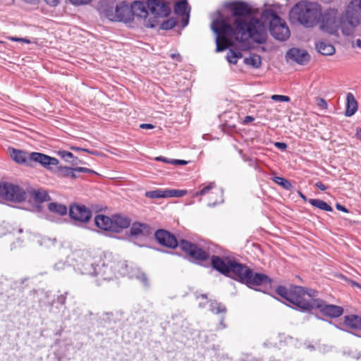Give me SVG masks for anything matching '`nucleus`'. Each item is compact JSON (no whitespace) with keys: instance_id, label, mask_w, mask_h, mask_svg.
Listing matches in <instances>:
<instances>
[{"instance_id":"nucleus-40","label":"nucleus","mask_w":361,"mask_h":361,"mask_svg":"<svg viewBox=\"0 0 361 361\" xmlns=\"http://www.w3.org/2000/svg\"><path fill=\"white\" fill-rule=\"evenodd\" d=\"M58 156H59L63 160L65 161L70 163L71 162L72 159L75 158L74 154L66 150H59L57 152Z\"/></svg>"},{"instance_id":"nucleus-55","label":"nucleus","mask_w":361,"mask_h":361,"mask_svg":"<svg viewBox=\"0 0 361 361\" xmlns=\"http://www.w3.org/2000/svg\"><path fill=\"white\" fill-rule=\"evenodd\" d=\"M170 164L173 165H186L188 164V161L183 159H171L170 161Z\"/></svg>"},{"instance_id":"nucleus-25","label":"nucleus","mask_w":361,"mask_h":361,"mask_svg":"<svg viewBox=\"0 0 361 361\" xmlns=\"http://www.w3.org/2000/svg\"><path fill=\"white\" fill-rule=\"evenodd\" d=\"M315 48L319 54L324 56H331L335 53V47L325 41L316 42Z\"/></svg>"},{"instance_id":"nucleus-53","label":"nucleus","mask_w":361,"mask_h":361,"mask_svg":"<svg viewBox=\"0 0 361 361\" xmlns=\"http://www.w3.org/2000/svg\"><path fill=\"white\" fill-rule=\"evenodd\" d=\"M10 40L12 42H25L26 44H30L31 42L27 38H22V37H11L9 38Z\"/></svg>"},{"instance_id":"nucleus-18","label":"nucleus","mask_w":361,"mask_h":361,"mask_svg":"<svg viewBox=\"0 0 361 361\" xmlns=\"http://www.w3.org/2000/svg\"><path fill=\"white\" fill-rule=\"evenodd\" d=\"M286 57L300 65H305L310 60L308 52L299 48H291L286 53Z\"/></svg>"},{"instance_id":"nucleus-56","label":"nucleus","mask_w":361,"mask_h":361,"mask_svg":"<svg viewBox=\"0 0 361 361\" xmlns=\"http://www.w3.org/2000/svg\"><path fill=\"white\" fill-rule=\"evenodd\" d=\"M181 26L182 27H186L189 23V19H190V13L186 14L184 16H181Z\"/></svg>"},{"instance_id":"nucleus-42","label":"nucleus","mask_w":361,"mask_h":361,"mask_svg":"<svg viewBox=\"0 0 361 361\" xmlns=\"http://www.w3.org/2000/svg\"><path fill=\"white\" fill-rule=\"evenodd\" d=\"M71 257L68 261L60 260L54 265V269L56 271H62L69 267L71 264L69 263Z\"/></svg>"},{"instance_id":"nucleus-51","label":"nucleus","mask_w":361,"mask_h":361,"mask_svg":"<svg viewBox=\"0 0 361 361\" xmlns=\"http://www.w3.org/2000/svg\"><path fill=\"white\" fill-rule=\"evenodd\" d=\"M45 219L49 221L55 222L57 224H60L62 222V220L61 218L55 217L52 214H45Z\"/></svg>"},{"instance_id":"nucleus-19","label":"nucleus","mask_w":361,"mask_h":361,"mask_svg":"<svg viewBox=\"0 0 361 361\" xmlns=\"http://www.w3.org/2000/svg\"><path fill=\"white\" fill-rule=\"evenodd\" d=\"M154 229L149 225L138 221L133 223L130 228V235L133 237H148L152 235Z\"/></svg>"},{"instance_id":"nucleus-41","label":"nucleus","mask_w":361,"mask_h":361,"mask_svg":"<svg viewBox=\"0 0 361 361\" xmlns=\"http://www.w3.org/2000/svg\"><path fill=\"white\" fill-rule=\"evenodd\" d=\"M239 153L241 154V157H242V159H243V161L245 162H247L250 167H253L255 170H257V171L259 170V166L257 163L256 160H255L254 159H252L251 157H247L245 154H243L242 153V150H240Z\"/></svg>"},{"instance_id":"nucleus-28","label":"nucleus","mask_w":361,"mask_h":361,"mask_svg":"<svg viewBox=\"0 0 361 361\" xmlns=\"http://www.w3.org/2000/svg\"><path fill=\"white\" fill-rule=\"evenodd\" d=\"M308 202L313 207L325 212H333V207L320 199H309Z\"/></svg>"},{"instance_id":"nucleus-14","label":"nucleus","mask_w":361,"mask_h":361,"mask_svg":"<svg viewBox=\"0 0 361 361\" xmlns=\"http://www.w3.org/2000/svg\"><path fill=\"white\" fill-rule=\"evenodd\" d=\"M338 11L336 8L326 9L320 16V29L329 34L334 35L339 29L341 16H338Z\"/></svg>"},{"instance_id":"nucleus-17","label":"nucleus","mask_w":361,"mask_h":361,"mask_svg":"<svg viewBox=\"0 0 361 361\" xmlns=\"http://www.w3.org/2000/svg\"><path fill=\"white\" fill-rule=\"evenodd\" d=\"M345 20L353 27H357L361 20V0H353L348 6L345 16Z\"/></svg>"},{"instance_id":"nucleus-3","label":"nucleus","mask_w":361,"mask_h":361,"mask_svg":"<svg viewBox=\"0 0 361 361\" xmlns=\"http://www.w3.org/2000/svg\"><path fill=\"white\" fill-rule=\"evenodd\" d=\"M154 235L158 243L164 247L175 249L180 246L181 250L191 258L190 261L193 263L200 264L201 262L205 261L209 258L208 253L197 244L185 239H182L178 242L176 237L172 233L165 229L160 228L157 230Z\"/></svg>"},{"instance_id":"nucleus-47","label":"nucleus","mask_w":361,"mask_h":361,"mask_svg":"<svg viewBox=\"0 0 361 361\" xmlns=\"http://www.w3.org/2000/svg\"><path fill=\"white\" fill-rule=\"evenodd\" d=\"M68 292H65L63 294L58 295L57 298L53 300V303L56 302L61 305H64L66 301Z\"/></svg>"},{"instance_id":"nucleus-50","label":"nucleus","mask_w":361,"mask_h":361,"mask_svg":"<svg viewBox=\"0 0 361 361\" xmlns=\"http://www.w3.org/2000/svg\"><path fill=\"white\" fill-rule=\"evenodd\" d=\"M74 170L76 171L78 173H87L90 174L96 173V172L94 170L85 167L78 166L75 167Z\"/></svg>"},{"instance_id":"nucleus-21","label":"nucleus","mask_w":361,"mask_h":361,"mask_svg":"<svg viewBox=\"0 0 361 361\" xmlns=\"http://www.w3.org/2000/svg\"><path fill=\"white\" fill-rule=\"evenodd\" d=\"M95 226L104 231L112 233V215L108 216L104 214H97L94 217Z\"/></svg>"},{"instance_id":"nucleus-7","label":"nucleus","mask_w":361,"mask_h":361,"mask_svg":"<svg viewBox=\"0 0 361 361\" xmlns=\"http://www.w3.org/2000/svg\"><path fill=\"white\" fill-rule=\"evenodd\" d=\"M145 7L146 16H142L146 27L154 28L161 19L168 18L171 14L169 0H140Z\"/></svg>"},{"instance_id":"nucleus-34","label":"nucleus","mask_w":361,"mask_h":361,"mask_svg":"<svg viewBox=\"0 0 361 361\" xmlns=\"http://www.w3.org/2000/svg\"><path fill=\"white\" fill-rule=\"evenodd\" d=\"M209 310L214 314L226 313V307L224 305L216 301H211Z\"/></svg>"},{"instance_id":"nucleus-64","label":"nucleus","mask_w":361,"mask_h":361,"mask_svg":"<svg viewBox=\"0 0 361 361\" xmlns=\"http://www.w3.org/2000/svg\"><path fill=\"white\" fill-rule=\"evenodd\" d=\"M240 361H260L259 360L253 357L252 356L247 355L245 359L241 360Z\"/></svg>"},{"instance_id":"nucleus-30","label":"nucleus","mask_w":361,"mask_h":361,"mask_svg":"<svg viewBox=\"0 0 361 361\" xmlns=\"http://www.w3.org/2000/svg\"><path fill=\"white\" fill-rule=\"evenodd\" d=\"M244 63L246 65H250L254 68H258L262 65L261 56L257 54H252L250 57L244 59Z\"/></svg>"},{"instance_id":"nucleus-33","label":"nucleus","mask_w":361,"mask_h":361,"mask_svg":"<svg viewBox=\"0 0 361 361\" xmlns=\"http://www.w3.org/2000/svg\"><path fill=\"white\" fill-rule=\"evenodd\" d=\"M243 57V54L239 51H234L232 49H229L226 59L227 61L232 64H236L238 59H241Z\"/></svg>"},{"instance_id":"nucleus-44","label":"nucleus","mask_w":361,"mask_h":361,"mask_svg":"<svg viewBox=\"0 0 361 361\" xmlns=\"http://www.w3.org/2000/svg\"><path fill=\"white\" fill-rule=\"evenodd\" d=\"M271 99L274 102H288L290 101V98L288 96L281 95V94H273Z\"/></svg>"},{"instance_id":"nucleus-63","label":"nucleus","mask_w":361,"mask_h":361,"mask_svg":"<svg viewBox=\"0 0 361 361\" xmlns=\"http://www.w3.org/2000/svg\"><path fill=\"white\" fill-rule=\"evenodd\" d=\"M140 128L142 129H153L154 126L151 123H142L140 124Z\"/></svg>"},{"instance_id":"nucleus-31","label":"nucleus","mask_w":361,"mask_h":361,"mask_svg":"<svg viewBox=\"0 0 361 361\" xmlns=\"http://www.w3.org/2000/svg\"><path fill=\"white\" fill-rule=\"evenodd\" d=\"M166 20H163L161 23H159V29L162 30H169L173 29L177 25L176 20L173 18H166Z\"/></svg>"},{"instance_id":"nucleus-52","label":"nucleus","mask_w":361,"mask_h":361,"mask_svg":"<svg viewBox=\"0 0 361 361\" xmlns=\"http://www.w3.org/2000/svg\"><path fill=\"white\" fill-rule=\"evenodd\" d=\"M73 5L80 6L88 4L92 0H69Z\"/></svg>"},{"instance_id":"nucleus-13","label":"nucleus","mask_w":361,"mask_h":361,"mask_svg":"<svg viewBox=\"0 0 361 361\" xmlns=\"http://www.w3.org/2000/svg\"><path fill=\"white\" fill-rule=\"evenodd\" d=\"M0 198L14 203H22L27 199V192L18 185L0 181Z\"/></svg>"},{"instance_id":"nucleus-60","label":"nucleus","mask_w":361,"mask_h":361,"mask_svg":"<svg viewBox=\"0 0 361 361\" xmlns=\"http://www.w3.org/2000/svg\"><path fill=\"white\" fill-rule=\"evenodd\" d=\"M315 186L321 190L322 191H324L328 188V186L325 185L324 183H322L321 181H318L316 183Z\"/></svg>"},{"instance_id":"nucleus-12","label":"nucleus","mask_w":361,"mask_h":361,"mask_svg":"<svg viewBox=\"0 0 361 361\" xmlns=\"http://www.w3.org/2000/svg\"><path fill=\"white\" fill-rule=\"evenodd\" d=\"M73 269L75 271L90 276H95L96 261L87 252L79 251L74 252L71 257Z\"/></svg>"},{"instance_id":"nucleus-24","label":"nucleus","mask_w":361,"mask_h":361,"mask_svg":"<svg viewBox=\"0 0 361 361\" xmlns=\"http://www.w3.org/2000/svg\"><path fill=\"white\" fill-rule=\"evenodd\" d=\"M190 6L188 4V0H180L175 2L173 5L174 13L179 16H184L186 14L190 13Z\"/></svg>"},{"instance_id":"nucleus-61","label":"nucleus","mask_w":361,"mask_h":361,"mask_svg":"<svg viewBox=\"0 0 361 361\" xmlns=\"http://www.w3.org/2000/svg\"><path fill=\"white\" fill-rule=\"evenodd\" d=\"M171 159H168L166 157H157L155 158V160L156 161H162V162H164V163H166V164H170V161H171Z\"/></svg>"},{"instance_id":"nucleus-8","label":"nucleus","mask_w":361,"mask_h":361,"mask_svg":"<svg viewBox=\"0 0 361 361\" xmlns=\"http://www.w3.org/2000/svg\"><path fill=\"white\" fill-rule=\"evenodd\" d=\"M261 18L269 21V30L270 35L276 40L284 42L290 37V30L286 23L272 8H267L262 11Z\"/></svg>"},{"instance_id":"nucleus-27","label":"nucleus","mask_w":361,"mask_h":361,"mask_svg":"<svg viewBox=\"0 0 361 361\" xmlns=\"http://www.w3.org/2000/svg\"><path fill=\"white\" fill-rule=\"evenodd\" d=\"M48 209L50 212L60 216L66 215L68 212L67 207L65 204L56 202H50L48 204Z\"/></svg>"},{"instance_id":"nucleus-39","label":"nucleus","mask_w":361,"mask_h":361,"mask_svg":"<svg viewBox=\"0 0 361 361\" xmlns=\"http://www.w3.org/2000/svg\"><path fill=\"white\" fill-rule=\"evenodd\" d=\"M72 167L60 166L57 167L58 176L62 178H70L72 173Z\"/></svg>"},{"instance_id":"nucleus-1","label":"nucleus","mask_w":361,"mask_h":361,"mask_svg":"<svg viewBox=\"0 0 361 361\" xmlns=\"http://www.w3.org/2000/svg\"><path fill=\"white\" fill-rule=\"evenodd\" d=\"M226 8L231 13L234 18L233 25L228 17L221 11H217V18L211 24V30L215 34L216 51L221 52L226 49V46H221V41H227L229 37L241 33L247 35L254 42L264 44L267 40V27L259 18L252 16L250 5L243 1L226 2Z\"/></svg>"},{"instance_id":"nucleus-37","label":"nucleus","mask_w":361,"mask_h":361,"mask_svg":"<svg viewBox=\"0 0 361 361\" xmlns=\"http://www.w3.org/2000/svg\"><path fill=\"white\" fill-rule=\"evenodd\" d=\"M186 190L165 189L166 198L181 197L187 194Z\"/></svg>"},{"instance_id":"nucleus-9","label":"nucleus","mask_w":361,"mask_h":361,"mask_svg":"<svg viewBox=\"0 0 361 361\" xmlns=\"http://www.w3.org/2000/svg\"><path fill=\"white\" fill-rule=\"evenodd\" d=\"M145 7L140 0L133 1L128 5L126 1H121L116 6V22L130 23L134 17L141 18L146 16Z\"/></svg>"},{"instance_id":"nucleus-11","label":"nucleus","mask_w":361,"mask_h":361,"mask_svg":"<svg viewBox=\"0 0 361 361\" xmlns=\"http://www.w3.org/2000/svg\"><path fill=\"white\" fill-rule=\"evenodd\" d=\"M314 317L318 320L327 322L342 331L350 333L353 335L354 334H358L357 332L361 331V317L357 314H350L345 315L343 317V321L340 322H334L332 319H324L319 316L318 314H314Z\"/></svg>"},{"instance_id":"nucleus-22","label":"nucleus","mask_w":361,"mask_h":361,"mask_svg":"<svg viewBox=\"0 0 361 361\" xmlns=\"http://www.w3.org/2000/svg\"><path fill=\"white\" fill-rule=\"evenodd\" d=\"M243 36L244 35H242L241 33L238 32L235 35L229 37L227 41H221L223 44H221V46H226V49L228 45L233 47V44L231 43V41L232 39H234L236 42L241 44L243 50L247 51L251 49L252 47L250 41L247 38H244Z\"/></svg>"},{"instance_id":"nucleus-62","label":"nucleus","mask_w":361,"mask_h":361,"mask_svg":"<svg viewBox=\"0 0 361 361\" xmlns=\"http://www.w3.org/2000/svg\"><path fill=\"white\" fill-rule=\"evenodd\" d=\"M170 56L171 59H176L178 62H180L182 61V57L179 53H173L170 55Z\"/></svg>"},{"instance_id":"nucleus-58","label":"nucleus","mask_w":361,"mask_h":361,"mask_svg":"<svg viewBox=\"0 0 361 361\" xmlns=\"http://www.w3.org/2000/svg\"><path fill=\"white\" fill-rule=\"evenodd\" d=\"M71 164L73 166H76V165H78L79 164H85V163L82 160L80 159L78 157L75 156V158H73V159H72Z\"/></svg>"},{"instance_id":"nucleus-48","label":"nucleus","mask_w":361,"mask_h":361,"mask_svg":"<svg viewBox=\"0 0 361 361\" xmlns=\"http://www.w3.org/2000/svg\"><path fill=\"white\" fill-rule=\"evenodd\" d=\"M6 232H8L10 234L14 232V228L11 226H3L0 225V238L6 234Z\"/></svg>"},{"instance_id":"nucleus-49","label":"nucleus","mask_w":361,"mask_h":361,"mask_svg":"<svg viewBox=\"0 0 361 361\" xmlns=\"http://www.w3.org/2000/svg\"><path fill=\"white\" fill-rule=\"evenodd\" d=\"M113 314L112 313H104L102 315V319L104 322V324H111L115 323L116 322L113 320Z\"/></svg>"},{"instance_id":"nucleus-45","label":"nucleus","mask_w":361,"mask_h":361,"mask_svg":"<svg viewBox=\"0 0 361 361\" xmlns=\"http://www.w3.org/2000/svg\"><path fill=\"white\" fill-rule=\"evenodd\" d=\"M214 186H215L214 183H209L207 185L204 186L200 191L197 192L195 193V196L204 195L210 190H212Z\"/></svg>"},{"instance_id":"nucleus-16","label":"nucleus","mask_w":361,"mask_h":361,"mask_svg":"<svg viewBox=\"0 0 361 361\" xmlns=\"http://www.w3.org/2000/svg\"><path fill=\"white\" fill-rule=\"evenodd\" d=\"M314 302V310L317 309L321 314L320 317L324 319H336L342 316L344 312L343 307L329 304L322 299H315Z\"/></svg>"},{"instance_id":"nucleus-10","label":"nucleus","mask_w":361,"mask_h":361,"mask_svg":"<svg viewBox=\"0 0 361 361\" xmlns=\"http://www.w3.org/2000/svg\"><path fill=\"white\" fill-rule=\"evenodd\" d=\"M119 267L127 268L128 264L124 262L116 261L111 254L105 255L96 264L95 276H100L102 279L109 281L114 277L116 271H118Z\"/></svg>"},{"instance_id":"nucleus-36","label":"nucleus","mask_w":361,"mask_h":361,"mask_svg":"<svg viewBox=\"0 0 361 361\" xmlns=\"http://www.w3.org/2000/svg\"><path fill=\"white\" fill-rule=\"evenodd\" d=\"M339 28L341 29L342 33L345 36H350L353 33V29L348 22L345 20L343 16H341V24H339Z\"/></svg>"},{"instance_id":"nucleus-20","label":"nucleus","mask_w":361,"mask_h":361,"mask_svg":"<svg viewBox=\"0 0 361 361\" xmlns=\"http://www.w3.org/2000/svg\"><path fill=\"white\" fill-rule=\"evenodd\" d=\"M131 220L121 214H112V233H118L130 226Z\"/></svg>"},{"instance_id":"nucleus-59","label":"nucleus","mask_w":361,"mask_h":361,"mask_svg":"<svg viewBox=\"0 0 361 361\" xmlns=\"http://www.w3.org/2000/svg\"><path fill=\"white\" fill-rule=\"evenodd\" d=\"M318 106H319L322 109H326L328 105H327V103L326 102V100L323 98H319L318 99Z\"/></svg>"},{"instance_id":"nucleus-38","label":"nucleus","mask_w":361,"mask_h":361,"mask_svg":"<svg viewBox=\"0 0 361 361\" xmlns=\"http://www.w3.org/2000/svg\"><path fill=\"white\" fill-rule=\"evenodd\" d=\"M56 242V238H51L47 236L39 237L37 239V243L39 245L47 248L54 246Z\"/></svg>"},{"instance_id":"nucleus-4","label":"nucleus","mask_w":361,"mask_h":361,"mask_svg":"<svg viewBox=\"0 0 361 361\" xmlns=\"http://www.w3.org/2000/svg\"><path fill=\"white\" fill-rule=\"evenodd\" d=\"M303 286L290 284L288 287L279 285L275 293L284 299L287 306L304 313H311L314 310L315 299H306L303 293Z\"/></svg>"},{"instance_id":"nucleus-5","label":"nucleus","mask_w":361,"mask_h":361,"mask_svg":"<svg viewBox=\"0 0 361 361\" xmlns=\"http://www.w3.org/2000/svg\"><path fill=\"white\" fill-rule=\"evenodd\" d=\"M321 16L320 5L307 1L298 2L289 13V18L292 23H299L306 28L315 26L319 22Z\"/></svg>"},{"instance_id":"nucleus-26","label":"nucleus","mask_w":361,"mask_h":361,"mask_svg":"<svg viewBox=\"0 0 361 361\" xmlns=\"http://www.w3.org/2000/svg\"><path fill=\"white\" fill-rule=\"evenodd\" d=\"M99 11L108 20L116 22V6L106 4L101 6Z\"/></svg>"},{"instance_id":"nucleus-29","label":"nucleus","mask_w":361,"mask_h":361,"mask_svg":"<svg viewBox=\"0 0 361 361\" xmlns=\"http://www.w3.org/2000/svg\"><path fill=\"white\" fill-rule=\"evenodd\" d=\"M31 195L35 202L38 203H42L50 200L49 195L44 190H33L31 192Z\"/></svg>"},{"instance_id":"nucleus-35","label":"nucleus","mask_w":361,"mask_h":361,"mask_svg":"<svg viewBox=\"0 0 361 361\" xmlns=\"http://www.w3.org/2000/svg\"><path fill=\"white\" fill-rule=\"evenodd\" d=\"M146 197L150 199L166 198L165 190L156 189L154 190L146 191L145 194Z\"/></svg>"},{"instance_id":"nucleus-54","label":"nucleus","mask_w":361,"mask_h":361,"mask_svg":"<svg viewBox=\"0 0 361 361\" xmlns=\"http://www.w3.org/2000/svg\"><path fill=\"white\" fill-rule=\"evenodd\" d=\"M274 146L280 149V150H286L288 147V145L286 142H274Z\"/></svg>"},{"instance_id":"nucleus-32","label":"nucleus","mask_w":361,"mask_h":361,"mask_svg":"<svg viewBox=\"0 0 361 361\" xmlns=\"http://www.w3.org/2000/svg\"><path fill=\"white\" fill-rule=\"evenodd\" d=\"M271 179L286 190H290L293 188L291 183L283 177L274 176Z\"/></svg>"},{"instance_id":"nucleus-57","label":"nucleus","mask_w":361,"mask_h":361,"mask_svg":"<svg viewBox=\"0 0 361 361\" xmlns=\"http://www.w3.org/2000/svg\"><path fill=\"white\" fill-rule=\"evenodd\" d=\"M336 208L338 211H341V212H345V213H349L348 209H347L344 205H342L340 203H336Z\"/></svg>"},{"instance_id":"nucleus-43","label":"nucleus","mask_w":361,"mask_h":361,"mask_svg":"<svg viewBox=\"0 0 361 361\" xmlns=\"http://www.w3.org/2000/svg\"><path fill=\"white\" fill-rule=\"evenodd\" d=\"M70 149L73 150V151H77V152H87L90 154H93V155H98L99 154V152L96 150H90L89 149H87V148H82V147H78V146H75V145H71L70 147Z\"/></svg>"},{"instance_id":"nucleus-15","label":"nucleus","mask_w":361,"mask_h":361,"mask_svg":"<svg viewBox=\"0 0 361 361\" xmlns=\"http://www.w3.org/2000/svg\"><path fill=\"white\" fill-rule=\"evenodd\" d=\"M68 214L70 219L73 221V225L78 227H82L87 224L92 216L90 209L85 204L78 203L70 205Z\"/></svg>"},{"instance_id":"nucleus-6","label":"nucleus","mask_w":361,"mask_h":361,"mask_svg":"<svg viewBox=\"0 0 361 361\" xmlns=\"http://www.w3.org/2000/svg\"><path fill=\"white\" fill-rule=\"evenodd\" d=\"M11 158L17 164L25 166L34 167L38 164L47 170H52V166H56L59 160L41 152H27L24 150L8 147Z\"/></svg>"},{"instance_id":"nucleus-46","label":"nucleus","mask_w":361,"mask_h":361,"mask_svg":"<svg viewBox=\"0 0 361 361\" xmlns=\"http://www.w3.org/2000/svg\"><path fill=\"white\" fill-rule=\"evenodd\" d=\"M303 293L305 295H307L310 298V299H316L315 298L318 295V292L312 288H309L306 287H303Z\"/></svg>"},{"instance_id":"nucleus-2","label":"nucleus","mask_w":361,"mask_h":361,"mask_svg":"<svg viewBox=\"0 0 361 361\" xmlns=\"http://www.w3.org/2000/svg\"><path fill=\"white\" fill-rule=\"evenodd\" d=\"M207 252L209 255V258L205 261L201 262L199 264L200 265L205 267H211L212 269L219 274L244 284L249 288L268 294L266 290L256 288L272 283L273 279L268 275L255 271L250 267L240 262L234 257L229 255L219 256L216 255L210 256L209 253Z\"/></svg>"},{"instance_id":"nucleus-23","label":"nucleus","mask_w":361,"mask_h":361,"mask_svg":"<svg viewBox=\"0 0 361 361\" xmlns=\"http://www.w3.org/2000/svg\"><path fill=\"white\" fill-rule=\"evenodd\" d=\"M357 110V102L355 100L353 94L350 92L348 93L346 97V106L345 111V116L350 117L355 114Z\"/></svg>"}]
</instances>
